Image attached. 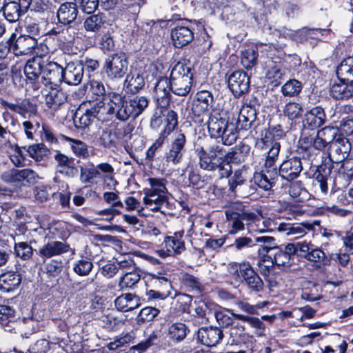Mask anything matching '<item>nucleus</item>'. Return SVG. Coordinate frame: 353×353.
Returning a JSON list of instances; mask_svg holds the SVG:
<instances>
[{
	"mask_svg": "<svg viewBox=\"0 0 353 353\" xmlns=\"http://www.w3.org/2000/svg\"><path fill=\"white\" fill-rule=\"evenodd\" d=\"M55 345L50 343L46 339L37 341L30 350V353H53Z\"/></svg>",
	"mask_w": 353,
	"mask_h": 353,
	"instance_id": "nucleus-64",
	"label": "nucleus"
},
{
	"mask_svg": "<svg viewBox=\"0 0 353 353\" xmlns=\"http://www.w3.org/2000/svg\"><path fill=\"white\" fill-rule=\"evenodd\" d=\"M296 254V249L294 243H288L284 250L279 248L275 252L270 255H264L263 262L268 261L270 265L273 264L281 268L283 270L290 268L294 263V256Z\"/></svg>",
	"mask_w": 353,
	"mask_h": 353,
	"instance_id": "nucleus-6",
	"label": "nucleus"
},
{
	"mask_svg": "<svg viewBox=\"0 0 353 353\" xmlns=\"http://www.w3.org/2000/svg\"><path fill=\"white\" fill-rule=\"evenodd\" d=\"M32 0H17L6 2L3 16L10 23L17 21L29 9Z\"/></svg>",
	"mask_w": 353,
	"mask_h": 353,
	"instance_id": "nucleus-8",
	"label": "nucleus"
},
{
	"mask_svg": "<svg viewBox=\"0 0 353 353\" xmlns=\"http://www.w3.org/2000/svg\"><path fill=\"white\" fill-rule=\"evenodd\" d=\"M100 174V171L92 164L90 166H81L80 168V180L83 183H92V180L99 176Z\"/></svg>",
	"mask_w": 353,
	"mask_h": 353,
	"instance_id": "nucleus-56",
	"label": "nucleus"
},
{
	"mask_svg": "<svg viewBox=\"0 0 353 353\" xmlns=\"http://www.w3.org/2000/svg\"><path fill=\"white\" fill-rule=\"evenodd\" d=\"M230 123L228 121L216 116H211L208 121V132L211 137H220V134L224 128Z\"/></svg>",
	"mask_w": 353,
	"mask_h": 353,
	"instance_id": "nucleus-42",
	"label": "nucleus"
},
{
	"mask_svg": "<svg viewBox=\"0 0 353 353\" xmlns=\"http://www.w3.org/2000/svg\"><path fill=\"white\" fill-rule=\"evenodd\" d=\"M228 82L230 90L238 97L248 91L250 83L249 76L243 70L233 72Z\"/></svg>",
	"mask_w": 353,
	"mask_h": 353,
	"instance_id": "nucleus-11",
	"label": "nucleus"
},
{
	"mask_svg": "<svg viewBox=\"0 0 353 353\" xmlns=\"http://www.w3.org/2000/svg\"><path fill=\"white\" fill-rule=\"evenodd\" d=\"M140 278L139 273L135 269L126 272L121 278L119 286L121 290L132 288L140 281Z\"/></svg>",
	"mask_w": 353,
	"mask_h": 353,
	"instance_id": "nucleus-50",
	"label": "nucleus"
},
{
	"mask_svg": "<svg viewBox=\"0 0 353 353\" xmlns=\"http://www.w3.org/2000/svg\"><path fill=\"white\" fill-rule=\"evenodd\" d=\"M350 150L351 144L349 140L343 136H339L336 141L329 147V158L334 163H342L347 158Z\"/></svg>",
	"mask_w": 353,
	"mask_h": 353,
	"instance_id": "nucleus-7",
	"label": "nucleus"
},
{
	"mask_svg": "<svg viewBox=\"0 0 353 353\" xmlns=\"http://www.w3.org/2000/svg\"><path fill=\"white\" fill-rule=\"evenodd\" d=\"M114 305L119 311H130L140 305V299L135 294L126 293L120 295L115 299Z\"/></svg>",
	"mask_w": 353,
	"mask_h": 353,
	"instance_id": "nucleus-30",
	"label": "nucleus"
},
{
	"mask_svg": "<svg viewBox=\"0 0 353 353\" xmlns=\"http://www.w3.org/2000/svg\"><path fill=\"white\" fill-rule=\"evenodd\" d=\"M150 188L144 189L143 202L145 206L152 211H161L168 205L167 189L163 179L148 178Z\"/></svg>",
	"mask_w": 353,
	"mask_h": 353,
	"instance_id": "nucleus-5",
	"label": "nucleus"
},
{
	"mask_svg": "<svg viewBox=\"0 0 353 353\" xmlns=\"http://www.w3.org/2000/svg\"><path fill=\"white\" fill-rule=\"evenodd\" d=\"M303 143L305 144V147L312 145L314 149L322 151L326 147L329 148V144L322 137L318 132L315 137L309 136L301 139Z\"/></svg>",
	"mask_w": 353,
	"mask_h": 353,
	"instance_id": "nucleus-54",
	"label": "nucleus"
},
{
	"mask_svg": "<svg viewBox=\"0 0 353 353\" xmlns=\"http://www.w3.org/2000/svg\"><path fill=\"white\" fill-rule=\"evenodd\" d=\"M303 256L306 260L317 264L319 268L329 265L331 262L330 255L327 256L321 248L315 246L307 254H304Z\"/></svg>",
	"mask_w": 353,
	"mask_h": 353,
	"instance_id": "nucleus-41",
	"label": "nucleus"
},
{
	"mask_svg": "<svg viewBox=\"0 0 353 353\" xmlns=\"http://www.w3.org/2000/svg\"><path fill=\"white\" fill-rule=\"evenodd\" d=\"M15 321V311L8 305H0V323L6 331L12 330V325Z\"/></svg>",
	"mask_w": 353,
	"mask_h": 353,
	"instance_id": "nucleus-45",
	"label": "nucleus"
},
{
	"mask_svg": "<svg viewBox=\"0 0 353 353\" xmlns=\"http://www.w3.org/2000/svg\"><path fill=\"white\" fill-rule=\"evenodd\" d=\"M90 102L82 103L76 111L73 121L77 128L85 129L93 121L94 117V112L90 108Z\"/></svg>",
	"mask_w": 353,
	"mask_h": 353,
	"instance_id": "nucleus-16",
	"label": "nucleus"
},
{
	"mask_svg": "<svg viewBox=\"0 0 353 353\" xmlns=\"http://www.w3.org/2000/svg\"><path fill=\"white\" fill-rule=\"evenodd\" d=\"M230 334L233 338L234 341L239 343H245L249 339H252L248 334L245 333V327L243 325L237 323L232 326L230 330Z\"/></svg>",
	"mask_w": 353,
	"mask_h": 353,
	"instance_id": "nucleus-62",
	"label": "nucleus"
},
{
	"mask_svg": "<svg viewBox=\"0 0 353 353\" xmlns=\"http://www.w3.org/2000/svg\"><path fill=\"white\" fill-rule=\"evenodd\" d=\"M54 159L57 163V168L59 172L70 177L77 175L78 170L74 165L73 159L69 158L59 151H55Z\"/></svg>",
	"mask_w": 353,
	"mask_h": 353,
	"instance_id": "nucleus-23",
	"label": "nucleus"
},
{
	"mask_svg": "<svg viewBox=\"0 0 353 353\" xmlns=\"http://www.w3.org/2000/svg\"><path fill=\"white\" fill-rule=\"evenodd\" d=\"M330 95L336 99H347L353 96V83L340 81L334 83L330 88Z\"/></svg>",
	"mask_w": 353,
	"mask_h": 353,
	"instance_id": "nucleus-35",
	"label": "nucleus"
},
{
	"mask_svg": "<svg viewBox=\"0 0 353 353\" xmlns=\"http://www.w3.org/2000/svg\"><path fill=\"white\" fill-rule=\"evenodd\" d=\"M59 86L48 87L50 90L46 95V105L54 110H58L67 101V94L59 88Z\"/></svg>",
	"mask_w": 353,
	"mask_h": 353,
	"instance_id": "nucleus-26",
	"label": "nucleus"
},
{
	"mask_svg": "<svg viewBox=\"0 0 353 353\" xmlns=\"http://www.w3.org/2000/svg\"><path fill=\"white\" fill-rule=\"evenodd\" d=\"M159 313V310L153 307H145L143 308L137 316V321L139 324L152 321Z\"/></svg>",
	"mask_w": 353,
	"mask_h": 353,
	"instance_id": "nucleus-60",
	"label": "nucleus"
},
{
	"mask_svg": "<svg viewBox=\"0 0 353 353\" xmlns=\"http://www.w3.org/2000/svg\"><path fill=\"white\" fill-rule=\"evenodd\" d=\"M185 136L181 132H176L171 142L169 150L165 153V161L174 165L179 163L185 152Z\"/></svg>",
	"mask_w": 353,
	"mask_h": 353,
	"instance_id": "nucleus-10",
	"label": "nucleus"
},
{
	"mask_svg": "<svg viewBox=\"0 0 353 353\" xmlns=\"http://www.w3.org/2000/svg\"><path fill=\"white\" fill-rule=\"evenodd\" d=\"M38 177L37 173L30 169L17 170L16 183L30 185L36 182Z\"/></svg>",
	"mask_w": 353,
	"mask_h": 353,
	"instance_id": "nucleus-51",
	"label": "nucleus"
},
{
	"mask_svg": "<svg viewBox=\"0 0 353 353\" xmlns=\"http://www.w3.org/2000/svg\"><path fill=\"white\" fill-rule=\"evenodd\" d=\"M197 335L201 343L209 347L216 345L223 338V331L218 327H201Z\"/></svg>",
	"mask_w": 353,
	"mask_h": 353,
	"instance_id": "nucleus-14",
	"label": "nucleus"
},
{
	"mask_svg": "<svg viewBox=\"0 0 353 353\" xmlns=\"http://www.w3.org/2000/svg\"><path fill=\"white\" fill-rule=\"evenodd\" d=\"M170 91V83L166 78L159 79L156 83L154 88V97L162 107L169 104Z\"/></svg>",
	"mask_w": 353,
	"mask_h": 353,
	"instance_id": "nucleus-27",
	"label": "nucleus"
},
{
	"mask_svg": "<svg viewBox=\"0 0 353 353\" xmlns=\"http://www.w3.org/2000/svg\"><path fill=\"white\" fill-rule=\"evenodd\" d=\"M302 170L301 159L293 157L281 163L279 168V175L287 181H292L296 178Z\"/></svg>",
	"mask_w": 353,
	"mask_h": 353,
	"instance_id": "nucleus-13",
	"label": "nucleus"
},
{
	"mask_svg": "<svg viewBox=\"0 0 353 353\" xmlns=\"http://www.w3.org/2000/svg\"><path fill=\"white\" fill-rule=\"evenodd\" d=\"M171 38L175 47L182 48L193 40L194 33L188 27L178 26L172 30Z\"/></svg>",
	"mask_w": 353,
	"mask_h": 353,
	"instance_id": "nucleus-21",
	"label": "nucleus"
},
{
	"mask_svg": "<svg viewBox=\"0 0 353 353\" xmlns=\"http://www.w3.org/2000/svg\"><path fill=\"white\" fill-rule=\"evenodd\" d=\"M302 90V84L296 79L288 81L281 88V92L284 96L294 97L298 95Z\"/></svg>",
	"mask_w": 353,
	"mask_h": 353,
	"instance_id": "nucleus-55",
	"label": "nucleus"
},
{
	"mask_svg": "<svg viewBox=\"0 0 353 353\" xmlns=\"http://www.w3.org/2000/svg\"><path fill=\"white\" fill-rule=\"evenodd\" d=\"M238 137V132L235 125L230 123L226 128H224L220 134V137L223 145H231Z\"/></svg>",
	"mask_w": 353,
	"mask_h": 353,
	"instance_id": "nucleus-53",
	"label": "nucleus"
},
{
	"mask_svg": "<svg viewBox=\"0 0 353 353\" xmlns=\"http://www.w3.org/2000/svg\"><path fill=\"white\" fill-rule=\"evenodd\" d=\"M188 332L189 329L185 324L174 323L169 326L167 336L173 342L179 343L185 339Z\"/></svg>",
	"mask_w": 353,
	"mask_h": 353,
	"instance_id": "nucleus-40",
	"label": "nucleus"
},
{
	"mask_svg": "<svg viewBox=\"0 0 353 353\" xmlns=\"http://www.w3.org/2000/svg\"><path fill=\"white\" fill-rule=\"evenodd\" d=\"M200 168L207 171L218 170L220 179L228 178L232 174V166L226 163L229 152L219 143L209 144L205 148L196 149Z\"/></svg>",
	"mask_w": 353,
	"mask_h": 353,
	"instance_id": "nucleus-1",
	"label": "nucleus"
},
{
	"mask_svg": "<svg viewBox=\"0 0 353 353\" xmlns=\"http://www.w3.org/2000/svg\"><path fill=\"white\" fill-rule=\"evenodd\" d=\"M0 104L7 110H10L26 118L28 113L36 111V106L29 99H25L17 101L16 103H10L3 99H0Z\"/></svg>",
	"mask_w": 353,
	"mask_h": 353,
	"instance_id": "nucleus-20",
	"label": "nucleus"
},
{
	"mask_svg": "<svg viewBox=\"0 0 353 353\" xmlns=\"http://www.w3.org/2000/svg\"><path fill=\"white\" fill-rule=\"evenodd\" d=\"M257 58V48L254 45H248L241 51V62L246 69H250L256 65Z\"/></svg>",
	"mask_w": 353,
	"mask_h": 353,
	"instance_id": "nucleus-39",
	"label": "nucleus"
},
{
	"mask_svg": "<svg viewBox=\"0 0 353 353\" xmlns=\"http://www.w3.org/2000/svg\"><path fill=\"white\" fill-rule=\"evenodd\" d=\"M283 115L289 120L294 121L300 119L303 113L302 104L297 102H288L285 104L283 109Z\"/></svg>",
	"mask_w": 353,
	"mask_h": 353,
	"instance_id": "nucleus-49",
	"label": "nucleus"
},
{
	"mask_svg": "<svg viewBox=\"0 0 353 353\" xmlns=\"http://www.w3.org/2000/svg\"><path fill=\"white\" fill-rule=\"evenodd\" d=\"M326 121V114L323 108L316 106L305 114L303 125L305 128L315 129L323 125Z\"/></svg>",
	"mask_w": 353,
	"mask_h": 353,
	"instance_id": "nucleus-18",
	"label": "nucleus"
},
{
	"mask_svg": "<svg viewBox=\"0 0 353 353\" xmlns=\"http://www.w3.org/2000/svg\"><path fill=\"white\" fill-rule=\"evenodd\" d=\"M135 269V265L132 257L128 254H121L113 256L112 259V274H115L119 270L126 272Z\"/></svg>",
	"mask_w": 353,
	"mask_h": 353,
	"instance_id": "nucleus-31",
	"label": "nucleus"
},
{
	"mask_svg": "<svg viewBox=\"0 0 353 353\" xmlns=\"http://www.w3.org/2000/svg\"><path fill=\"white\" fill-rule=\"evenodd\" d=\"M144 78L138 73H130L124 81L123 88L127 92L136 93L144 85Z\"/></svg>",
	"mask_w": 353,
	"mask_h": 353,
	"instance_id": "nucleus-44",
	"label": "nucleus"
},
{
	"mask_svg": "<svg viewBox=\"0 0 353 353\" xmlns=\"http://www.w3.org/2000/svg\"><path fill=\"white\" fill-rule=\"evenodd\" d=\"M43 61L38 57L28 60L24 68V73L27 78L34 81L39 78L41 74H43Z\"/></svg>",
	"mask_w": 353,
	"mask_h": 353,
	"instance_id": "nucleus-36",
	"label": "nucleus"
},
{
	"mask_svg": "<svg viewBox=\"0 0 353 353\" xmlns=\"http://www.w3.org/2000/svg\"><path fill=\"white\" fill-rule=\"evenodd\" d=\"M90 108L94 112V117L103 122L108 121L110 118V96L102 97L93 107Z\"/></svg>",
	"mask_w": 353,
	"mask_h": 353,
	"instance_id": "nucleus-34",
	"label": "nucleus"
},
{
	"mask_svg": "<svg viewBox=\"0 0 353 353\" xmlns=\"http://www.w3.org/2000/svg\"><path fill=\"white\" fill-rule=\"evenodd\" d=\"M255 134V149L262 152H266L273 143L276 141L273 140L271 132L263 127L256 128Z\"/></svg>",
	"mask_w": 353,
	"mask_h": 353,
	"instance_id": "nucleus-28",
	"label": "nucleus"
},
{
	"mask_svg": "<svg viewBox=\"0 0 353 353\" xmlns=\"http://www.w3.org/2000/svg\"><path fill=\"white\" fill-rule=\"evenodd\" d=\"M235 318L248 322L252 327L256 330V334L258 336H262L263 332L265 330L264 323L257 317L243 315V314H234Z\"/></svg>",
	"mask_w": 353,
	"mask_h": 353,
	"instance_id": "nucleus-57",
	"label": "nucleus"
},
{
	"mask_svg": "<svg viewBox=\"0 0 353 353\" xmlns=\"http://www.w3.org/2000/svg\"><path fill=\"white\" fill-rule=\"evenodd\" d=\"M330 171L325 168L318 169L314 173V179L316 184L319 185L321 192L326 194L328 190L327 180V176L330 174Z\"/></svg>",
	"mask_w": 353,
	"mask_h": 353,
	"instance_id": "nucleus-63",
	"label": "nucleus"
},
{
	"mask_svg": "<svg viewBox=\"0 0 353 353\" xmlns=\"http://www.w3.org/2000/svg\"><path fill=\"white\" fill-rule=\"evenodd\" d=\"M183 234V230L176 232L173 236H166L163 241L165 248L174 256L181 254L185 250Z\"/></svg>",
	"mask_w": 353,
	"mask_h": 353,
	"instance_id": "nucleus-29",
	"label": "nucleus"
},
{
	"mask_svg": "<svg viewBox=\"0 0 353 353\" xmlns=\"http://www.w3.org/2000/svg\"><path fill=\"white\" fill-rule=\"evenodd\" d=\"M127 71V61L124 54L112 57V76L114 78L123 77Z\"/></svg>",
	"mask_w": 353,
	"mask_h": 353,
	"instance_id": "nucleus-48",
	"label": "nucleus"
},
{
	"mask_svg": "<svg viewBox=\"0 0 353 353\" xmlns=\"http://www.w3.org/2000/svg\"><path fill=\"white\" fill-rule=\"evenodd\" d=\"M314 225H318V223L304 222L299 225H292L283 222L278 225L277 231L284 233L290 239H296L304 236L307 233L306 230H312Z\"/></svg>",
	"mask_w": 353,
	"mask_h": 353,
	"instance_id": "nucleus-12",
	"label": "nucleus"
},
{
	"mask_svg": "<svg viewBox=\"0 0 353 353\" xmlns=\"http://www.w3.org/2000/svg\"><path fill=\"white\" fill-rule=\"evenodd\" d=\"M107 22V17L102 13L92 14L87 17L83 23L87 31L97 32Z\"/></svg>",
	"mask_w": 353,
	"mask_h": 353,
	"instance_id": "nucleus-47",
	"label": "nucleus"
},
{
	"mask_svg": "<svg viewBox=\"0 0 353 353\" xmlns=\"http://www.w3.org/2000/svg\"><path fill=\"white\" fill-rule=\"evenodd\" d=\"M14 250L16 255L23 260H29L33 254V249L26 242L15 243Z\"/></svg>",
	"mask_w": 353,
	"mask_h": 353,
	"instance_id": "nucleus-58",
	"label": "nucleus"
},
{
	"mask_svg": "<svg viewBox=\"0 0 353 353\" xmlns=\"http://www.w3.org/2000/svg\"><path fill=\"white\" fill-rule=\"evenodd\" d=\"M212 101L213 97L209 91L202 90L197 92L192 105V112L195 115L200 116L209 110Z\"/></svg>",
	"mask_w": 353,
	"mask_h": 353,
	"instance_id": "nucleus-24",
	"label": "nucleus"
},
{
	"mask_svg": "<svg viewBox=\"0 0 353 353\" xmlns=\"http://www.w3.org/2000/svg\"><path fill=\"white\" fill-rule=\"evenodd\" d=\"M57 18L61 23L68 25L74 22L78 15L77 6L74 2H65L59 6Z\"/></svg>",
	"mask_w": 353,
	"mask_h": 353,
	"instance_id": "nucleus-25",
	"label": "nucleus"
},
{
	"mask_svg": "<svg viewBox=\"0 0 353 353\" xmlns=\"http://www.w3.org/2000/svg\"><path fill=\"white\" fill-rule=\"evenodd\" d=\"M65 139L71 143L72 150L77 156L84 159L89 157L88 146L85 143L69 137H65Z\"/></svg>",
	"mask_w": 353,
	"mask_h": 353,
	"instance_id": "nucleus-61",
	"label": "nucleus"
},
{
	"mask_svg": "<svg viewBox=\"0 0 353 353\" xmlns=\"http://www.w3.org/2000/svg\"><path fill=\"white\" fill-rule=\"evenodd\" d=\"M83 77V66L79 63H68L63 68V81L71 85H79Z\"/></svg>",
	"mask_w": 353,
	"mask_h": 353,
	"instance_id": "nucleus-17",
	"label": "nucleus"
},
{
	"mask_svg": "<svg viewBox=\"0 0 353 353\" xmlns=\"http://www.w3.org/2000/svg\"><path fill=\"white\" fill-rule=\"evenodd\" d=\"M239 207H242V205L239 203H233L231 209L225 211L226 220L228 223V234L234 235L245 229V225L239 217V212L234 210L238 209Z\"/></svg>",
	"mask_w": 353,
	"mask_h": 353,
	"instance_id": "nucleus-19",
	"label": "nucleus"
},
{
	"mask_svg": "<svg viewBox=\"0 0 353 353\" xmlns=\"http://www.w3.org/2000/svg\"><path fill=\"white\" fill-rule=\"evenodd\" d=\"M119 94H112V114L121 121H126L130 117H137L148 105V100L145 97H135L129 101H125Z\"/></svg>",
	"mask_w": 353,
	"mask_h": 353,
	"instance_id": "nucleus-2",
	"label": "nucleus"
},
{
	"mask_svg": "<svg viewBox=\"0 0 353 353\" xmlns=\"http://www.w3.org/2000/svg\"><path fill=\"white\" fill-rule=\"evenodd\" d=\"M340 81H346L353 83V57L344 59L336 70Z\"/></svg>",
	"mask_w": 353,
	"mask_h": 353,
	"instance_id": "nucleus-38",
	"label": "nucleus"
},
{
	"mask_svg": "<svg viewBox=\"0 0 353 353\" xmlns=\"http://www.w3.org/2000/svg\"><path fill=\"white\" fill-rule=\"evenodd\" d=\"M228 270L232 278L244 283L249 289L260 292L263 289V282L248 262H232L228 265Z\"/></svg>",
	"mask_w": 353,
	"mask_h": 353,
	"instance_id": "nucleus-3",
	"label": "nucleus"
},
{
	"mask_svg": "<svg viewBox=\"0 0 353 353\" xmlns=\"http://www.w3.org/2000/svg\"><path fill=\"white\" fill-rule=\"evenodd\" d=\"M256 118V109L251 105H243L240 110L238 117V122L241 128L249 129Z\"/></svg>",
	"mask_w": 353,
	"mask_h": 353,
	"instance_id": "nucleus-37",
	"label": "nucleus"
},
{
	"mask_svg": "<svg viewBox=\"0 0 353 353\" xmlns=\"http://www.w3.org/2000/svg\"><path fill=\"white\" fill-rule=\"evenodd\" d=\"M63 81V67L54 61H49L43 68L42 83L46 87L59 86Z\"/></svg>",
	"mask_w": 353,
	"mask_h": 353,
	"instance_id": "nucleus-9",
	"label": "nucleus"
},
{
	"mask_svg": "<svg viewBox=\"0 0 353 353\" xmlns=\"http://www.w3.org/2000/svg\"><path fill=\"white\" fill-rule=\"evenodd\" d=\"M27 151L29 156L37 161H41L48 154V149L43 143H37L29 145L28 148L23 147Z\"/></svg>",
	"mask_w": 353,
	"mask_h": 353,
	"instance_id": "nucleus-52",
	"label": "nucleus"
},
{
	"mask_svg": "<svg viewBox=\"0 0 353 353\" xmlns=\"http://www.w3.org/2000/svg\"><path fill=\"white\" fill-rule=\"evenodd\" d=\"M21 282L20 274L14 272H8L0 276V290L10 292L19 287Z\"/></svg>",
	"mask_w": 353,
	"mask_h": 353,
	"instance_id": "nucleus-33",
	"label": "nucleus"
},
{
	"mask_svg": "<svg viewBox=\"0 0 353 353\" xmlns=\"http://www.w3.org/2000/svg\"><path fill=\"white\" fill-rule=\"evenodd\" d=\"M278 225L271 219H263L260 217V221H256L254 228L252 230L259 233L270 232L277 230Z\"/></svg>",
	"mask_w": 353,
	"mask_h": 353,
	"instance_id": "nucleus-59",
	"label": "nucleus"
},
{
	"mask_svg": "<svg viewBox=\"0 0 353 353\" xmlns=\"http://www.w3.org/2000/svg\"><path fill=\"white\" fill-rule=\"evenodd\" d=\"M193 74L185 63L178 62L172 68L170 77L171 91L176 95L187 96L192 88Z\"/></svg>",
	"mask_w": 353,
	"mask_h": 353,
	"instance_id": "nucleus-4",
	"label": "nucleus"
},
{
	"mask_svg": "<svg viewBox=\"0 0 353 353\" xmlns=\"http://www.w3.org/2000/svg\"><path fill=\"white\" fill-rule=\"evenodd\" d=\"M214 310V316L215 317L217 323L222 327H228L232 325L234 323L233 318H235L231 310L226 308H216Z\"/></svg>",
	"mask_w": 353,
	"mask_h": 353,
	"instance_id": "nucleus-46",
	"label": "nucleus"
},
{
	"mask_svg": "<svg viewBox=\"0 0 353 353\" xmlns=\"http://www.w3.org/2000/svg\"><path fill=\"white\" fill-rule=\"evenodd\" d=\"M70 245L65 243L52 241L43 245L37 251V254L44 261L52 256L61 255L70 250Z\"/></svg>",
	"mask_w": 353,
	"mask_h": 353,
	"instance_id": "nucleus-15",
	"label": "nucleus"
},
{
	"mask_svg": "<svg viewBox=\"0 0 353 353\" xmlns=\"http://www.w3.org/2000/svg\"><path fill=\"white\" fill-rule=\"evenodd\" d=\"M277 173L275 169L272 170H263L261 172L255 173L254 181L260 188L264 190H270L275 183V179Z\"/></svg>",
	"mask_w": 353,
	"mask_h": 353,
	"instance_id": "nucleus-32",
	"label": "nucleus"
},
{
	"mask_svg": "<svg viewBox=\"0 0 353 353\" xmlns=\"http://www.w3.org/2000/svg\"><path fill=\"white\" fill-rule=\"evenodd\" d=\"M37 45L36 38L23 34L16 39L13 49L17 55L29 54L33 53Z\"/></svg>",
	"mask_w": 353,
	"mask_h": 353,
	"instance_id": "nucleus-22",
	"label": "nucleus"
},
{
	"mask_svg": "<svg viewBox=\"0 0 353 353\" xmlns=\"http://www.w3.org/2000/svg\"><path fill=\"white\" fill-rule=\"evenodd\" d=\"M285 74L286 70L281 63H274L268 70L266 77L273 86H278L284 79Z\"/></svg>",
	"mask_w": 353,
	"mask_h": 353,
	"instance_id": "nucleus-43",
	"label": "nucleus"
}]
</instances>
